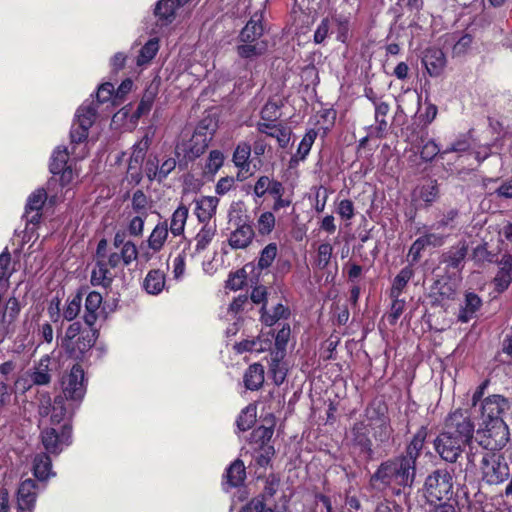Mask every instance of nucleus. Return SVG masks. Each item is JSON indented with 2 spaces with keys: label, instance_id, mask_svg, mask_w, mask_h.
Masks as SVG:
<instances>
[{
  "label": "nucleus",
  "instance_id": "nucleus-53",
  "mask_svg": "<svg viewBox=\"0 0 512 512\" xmlns=\"http://www.w3.org/2000/svg\"><path fill=\"white\" fill-rule=\"evenodd\" d=\"M279 107L277 102L269 100L261 110L262 120L275 122L279 118Z\"/></svg>",
  "mask_w": 512,
  "mask_h": 512
},
{
  "label": "nucleus",
  "instance_id": "nucleus-32",
  "mask_svg": "<svg viewBox=\"0 0 512 512\" xmlns=\"http://www.w3.org/2000/svg\"><path fill=\"white\" fill-rule=\"evenodd\" d=\"M165 286V275L160 270H151L144 279L143 287L149 294H159Z\"/></svg>",
  "mask_w": 512,
  "mask_h": 512
},
{
  "label": "nucleus",
  "instance_id": "nucleus-11",
  "mask_svg": "<svg viewBox=\"0 0 512 512\" xmlns=\"http://www.w3.org/2000/svg\"><path fill=\"white\" fill-rule=\"evenodd\" d=\"M468 444L463 440L442 431L434 440V448L439 456L446 462L455 463L462 455Z\"/></svg>",
  "mask_w": 512,
  "mask_h": 512
},
{
  "label": "nucleus",
  "instance_id": "nucleus-51",
  "mask_svg": "<svg viewBox=\"0 0 512 512\" xmlns=\"http://www.w3.org/2000/svg\"><path fill=\"white\" fill-rule=\"evenodd\" d=\"M150 142H151V140H150L149 136L146 134L138 143H136L133 146V152L131 155L130 164L132 162H135L136 164H138L143 160L144 155H145L147 149L149 148Z\"/></svg>",
  "mask_w": 512,
  "mask_h": 512
},
{
  "label": "nucleus",
  "instance_id": "nucleus-35",
  "mask_svg": "<svg viewBox=\"0 0 512 512\" xmlns=\"http://www.w3.org/2000/svg\"><path fill=\"white\" fill-rule=\"evenodd\" d=\"M189 210L185 205H180L173 212L170 221V231L174 236H180L184 232Z\"/></svg>",
  "mask_w": 512,
  "mask_h": 512
},
{
  "label": "nucleus",
  "instance_id": "nucleus-16",
  "mask_svg": "<svg viewBox=\"0 0 512 512\" xmlns=\"http://www.w3.org/2000/svg\"><path fill=\"white\" fill-rule=\"evenodd\" d=\"M46 199L47 194L44 189H37L28 197L25 209V216L28 222L33 224L39 222V211L42 209Z\"/></svg>",
  "mask_w": 512,
  "mask_h": 512
},
{
  "label": "nucleus",
  "instance_id": "nucleus-18",
  "mask_svg": "<svg viewBox=\"0 0 512 512\" xmlns=\"http://www.w3.org/2000/svg\"><path fill=\"white\" fill-rule=\"evenodd\" d=\"M138 258V249L135 244H126V247L124 246L122 251L118 252H112L110 253L107 258H105V261L107 263V267L110 268H116L121 263L125 266H129L133 261L137 260Z\"/></svg>",
  "mask_w": 512,
  "mask_h": 512
},
{
  "label": "nucleus",
  "instance_id": "nucleus-58",
  "mask_svg": "<svg viewBox=\"0 0 512 512\" xmlns=\"http://www.w3.org/2000/svg\"><path fill=\"white\" fill-rule=\"evenodd\" d=\"M439 152V146L433 140H429L422 146L420 157L425 162H431Z\"/></svg>",
  "mask_w": 512,
  "mask_h": 512
},
{
  "label": "nucleus",
  "instance_id": "nucleus-62",
  "mask_svg": "<svg viewBox=\"0 0 512 512\" xmlns=\"http://www.w3.org/2000/svg\"><path fill=\"white\" fill-rule=\"evenodd\" d=\"M438 196V187L436 183L424 185L420 190V198L426 203H432Z\"/></svg>",
  "mask_w": 512,
  "mask_h": 512
},
{
  "label": "nucleus",
  "instance_id": "nucleus-64",
  "mask_svg": "<svg viewBox=\"0 0 512 512\" xmlns=\"http://www.w3.org/2000/svg\"><path fill=\"white\" fill-rule=\"evenodd\" d=\"M472 42H473V39L470 34L463 35L453 46V54L454 55L465 54L471 47Z\"/></svg>",
  "mask_w": 512,
  "mask_h": 512
},
{
  "label": "nucleus",
  "instance_id": "nucleus-10",
  "mask_svg": "<svg viewBox=\"0 0 512 512\" xmlns=\"http://www.w3.org/2000/svg\"><path fill=\"white\" fill-rule=\"evenodd\" d=\"M444 431L470 444L474 435V424L466 412L458 409L446 418Z\"/></svg>",
  "mask_w": 512,
  "mask_h": 512
},
{
  "label": "nucleus",
  "instance_id": "nucleus-39",
  "mask_svg": "<svg viewBox=\"0 0 512 512\" xmlns=\"http://www.w3.org/2000/svg\"><path fill=\"white\" fill-rule=\"evenodd\" d=\"M375 108V130L378 137H382L388 128V122L386 116L390 110V106L386 102L376 103Z\"/></svg>",
  "mask_w": 512,
  "mask_h": 512
},
{
  "label": "nucleus",
  "instance_id": "nucleus-48",
  "mask_svg": "<svg viewBox=\"0 0 512 512\" xmlns=\"http://www.w3.org/2000/svg\"><path fill=\"white\" fill-rule=\"evenodd\" d=\"M277 251L278 248L276 243H269L267 246H265L260 253L258 267L260 269H266L270 267L277 256Z\"/></svg>",
  "mask_w": 512,
  "mask_h": 512
},
{
  "label": "nucleus",
  "instance_id": "nucleus-9",
  "mask_svg": "<svg viewBox=\"0 0 512 512\" xmlns=\"http://www.w3.org/2000/svg\"><path fill=\"white\" fill-rule=\"evenodd\" d=\"M95 116L96 107L94 102L84 103L79 107L76 113V121L73 123L70 131L72 144H79L87 139L88 130L94 123Z\"/></svg>",
  "mask_w": 512,
  "mask_h": 512
},
{
  "label": "nucleus",
  "instance_id": "nucleus-61",
  "mask_svg": "<svg viewBox=\"0 0 512 512\" xmlns=\"http://www.w3.org/2000/svg\"><path fill=\"white\" fill-rule=\"evenodd\" d=\"M291 132L289 129L284 127H277L275 131L268 133V136L276 138L280 147L285 148L290 141Z\"/></svg>",
  "mask_w": 512,
  "mask_h": 512
},
{
  "label": "nucleus",
  "instance_id": "nucleus-46",
  "mask_svg": "<svg viewBox=\"0 0 512 512\" xmlns=\"http://www.w3.org/2000/svg\"><path fill=\"white\" fill-rule=\"evenodd\" d=\"M82 306V296L80 293L67 300L63 309V318L67 321H73L80 313Z\"/></svg>",
  "mask_w": 512,
  "mask_h": 512
},
{
  "label": "nucleus",
  "instance_id": "nucleus-38",
  "mask_svg": "<svg viewBox=\"0 0 512 512\" xmlns=\"http://www.w3.org/2000/svg\"><path fill=\"white\" fill-rule=\"evenodd\" d=\"M350 434L355 444L359 445L363 450H370L371 442L368 438V429L364 422L354 423Z\"/></svg>",
  "mask_w": 512,
  "mask_h": 512
},
{
  "label": "nucleus",
  "instance_id": "nucleus-31",
  "mask_svg": "<svg viewBox=\"0 0 512 512\" xmlns=\"http://www.w3.org/2000/svg\"><path fill=\"white\" fill-rule=\"evenodd\" d=\"M168 237V225L167 222L158 223L151 234L148 237V247L154 252H159Z\"/></svg>",
  "mask_w": 512,
  "mask_h": 512
},
{
  "label": "nucleus",
  "instance_id": "nucleus-14",
  "mask_svg": "<svg viewBox=\"0 0 512 512\" xmlns=\"http://www.w3.org/2000/svg\"><path fill=\"white\" fill-rule=\"evenodd\" d=\"M422 62L431 77H438L444 71L446 57L441 49L430 47L425 50Z\"/></svg>",
  "mask_w": 512,
  "mask_h": 512
},
{
  "label": "nucleus",
  "instance_id": "nucleus-1",
  "mask_svg": "<svg viewBox=\"0 0 512 512\" xmlns=\"http://www.w3.org/2000/svg\"><path fill=\"white\" fill-rule=\"evenodd\" d=\"M416 475V465L402 454L380 464L371 476V485L374 488L410 487Z\"/></svg>",
  "mask_w": 512,
  "mask_h": 512
},
{
  "label": "nucleus",
  "instance_id": "nucleus-22",
  "mask_svg": "<svg viewBox=\"0 0 512 512\" xmlns=\"http://www.w3.org/2000/svg\"><path fill=\"white\" fill-rule=\"evenodd\" d=\"M114 279V275L107 267L105 259H99L96 261L95 267L91 272V284L93 286H102L108 288L111 286Z\"/></svg>",
  "mask_w": 512,
  "mask_h": 512
},
{
  "label": "nucleus",
  "instance_id": "nucleus-52",
  "mask_svg": "<svg viewBox=\"0 0 512 512\" xmlns=\"http://www.w3.org/2000/svg\"><path fill=\"white\" fill-rule=\"evenodd\" d=\"M255 422V413L253 409L246 408L242 410L241 414L238 416L236 424L240 431H246L252 427Z\"/></svg>",
  "mask_w": 512,
  "mask_h": 512
},
{
  "label": "nucleus",
  "instance_id": "nucleus-41",
  "mask_svg": "<svg viewBox=\"0 0 512 512\" xmlns=\"http://www.w3.org/2000/svg\"><path fill=\"white\" fill-rule=\"evenodd\" d=\"M207 146L208 144L205 135L196 133L191 137L190 145L184 151L186 156H188L190 159H194L203 154Z\"/></svg>",
  "mask_w": 512,
  "mask_h": 512
},
{
  "label": "nucleus",
  "instance_id": "nucleus-30",
  "mask_svg": "<svg viewBox=\"0 0 512 512\" xmlns=\"http://www.w3.org/2000/svg\"><path fill=\"white\" fill-rule=\"evenodd\" d=\"M246 478L244 463L237 459L226 470L225 483L230 487L240 486Z\"/></svg>",
  "mask_w": 512,
  "mask_h": 512
},
{
  "label": "nucleus",
  "instance_id": "nucleus-47",
  "mask_svg": "<svg viewBox=\"0 0 512 512\" xmlns=\"http://www.w3.org/2000/svg\"><path fill=\"white\" fill-rule=\"evenodd\" d=\"M276 219L272 212H263L257 220V230L262 236L269 235L275 227Z\"/></svg>",
  "mask_w": 512,
  "mask_h": 512
},
{
  "label": "nucleus",
  "instance_id": "nucleus-15",
  "mask_svg": "<svg viewBox=\"0 0 512 512\" xmlns=\"http://www.w3.org/2000/svg\"><path fill=\"white\" fill-rule=\"evenodd\" d=\"M254 236L253 227L243 223L230 233L228 243L232 249H245L252 243Z\"/></svg>",
  "mask_w": 512,
  "mask_h": 512
},
{
  "label": "nucleus",
  "instance_id": "nucleus-25",
  "mask_svg": "<svg viewBox=\"0 0 512 512\" xmlns=\"http://www.w3.org/2000/svg\"><path fill=\"white\" fill-rule=\"evenodd\" d=\"M427 437V428L422 426L413 436L410 443L407 445L405 452L402 454L409 460H413L416 465V461L420 456V453L424 447V443Z\"/></svg>",
  "mask_w": 512,
  "mask_h": 512
},
{
  "label": "nucleus",
  "instance_id": "nucleus-2",
  "mask_svg": "<svg viewBox=\"0 0 512 512\" xmlns=\"http://www.w3.org/2000/svg\"><path fill=\"white\" fill-rule=\"evenodd\" d=\"M509 429L504 421L480 423L476 431V441L484 449L495 452L506 446L509 441Z\"/></svg>",
  "mask_w": 512,
  "mask_h": 512
},
{
  "label": "nucleus",
  "instance_id": "nucleus-37",
  "mask_svg": "<svg viewBox=\"0 0 512 512\" xmlns=\"http://www.w3.org/2000/svg\"><path fill=\"white\" fill-rule=\"evenodd\" d=\"M250 155L251 146L245 142L239 143L233 154V162L235 166L240 168L241 170L248 172L250 168Z\"/></svg>",
  "mask_w": 512,
  "mask_h": 512
},
{
  "label": "nucleus",
  "instance_id": "nucleus-56",
  "mask_svg": "<svg viewBox=\"0 0 512 512\" xmlns=\"http://www.w3.org/2000/svg\"><path fill=\"white\" fill-rule=\"evenodd\" d=\"M270 372L276 385H281L286 378V369L277 358H273L270 363Z\"/></svg>",
  "mask_w": 512,
  "mask_h": 512
},
{
  "label": "nucleus",
  "instance_id": "nucleus-54",
  "mask_svg": "<svg viewBox=\"0 0 512 512\" xmlns=\"http://www.w3.org/2000/svg\"><path fill=\"white\" fill-rule=\"evenodd\" d=\"M425 247H439L445 242L446 235L440 232H426L423 236L419 237Z\"/></svg>",
  "mask_w": 512,
  "mask_h": 512
},
{
  "label": "nucleus",
  "instance_id": "nucleus-49",
  "mask_svg": "<svg viewBox=\"0 0 512 512\" xmlns=\"http://www.w3.org/2000/svg\"><path fill=\"white\" fill-rule=\"evenodd\" d=\"M224 155L219 150H212L205 164L204 173L214 175L222 167Z\"/></svg>",
  "mask_w": 512,
  "mask_h": 512
},
{
  "label": "nucleus",
  "instance_id": "nucleus-44",
  "mask_svg": "<svg viewBox=\"0 0 512 512\" xmlns=\"http://www.w3.org/2000/svg\"><path fill=\"white\" fill-rule=\"evenodd\" d=\"M266 45L263 42L243 43L237 46V53L242 58H253L264 53Z\"/></svg>",
  "mask_w": 512,
  "mask_h": 512
},
{
  "label": "nucleus",
  "instance_id": "nucleus-43",
  "mask_svg": "<svg viewBox=\"0 0 512 512\" xmlns=\"http://www.w3.org/2000/svg\"><path fill=\"white\" fill-rule=\"evenodd\" d=\"M156 96H157V87H154L151 85L144 92V94L141 98V101L138 104V107L135 111V115L137 117H141V116L147 114L151 110Z\"/></svg>",
  "mask_w": 512,
  "mask_h": 512
},
{
  "label": "nucleus",
  "instance_id": "nucleus-29",
  "mask_svg": "<svg viewBox=\"0 0 512 512\" xmlns=\"http://www.w3.org/2000/svg\"><path fill=\"white\" fill-rule=\"evenodd\" d=\"M316 137L317 132L314 129H310L306 132L298 145L296 153L290 159V166L306 159L313 143L315 142Z\"/></svg>",
  "mask_w": 512,
  "mask_h": 512
},
{
  "label": "nucleus",
  "instance_id": "nucleus-57",
  "mask_svg": "<svg viewBox=\"0 0 512 512\" xmlns=\"http://www.w3.org/2000/svg\"><path fill=\"white\" fill-rule=\"evenodd\" d=\"M393 430L386 419H380L378 426L375 428L374 437L384 443L389 440Z\"/></svg>",
  "mask_w": 512,
  "mask_h": 512
},
{
  "label": "nucleus",
  "instance_id": "nucleus-8",
  "mask_svg": "<svg viewBox=\"0 0 512 512\" xmlns=\"http://www.w3.org/2000/svg\"><path fill=\"white\" fill-rule=\"evenodd\" d=\"M72 428L69 423L59 427H47L41 432V442L47 453L58 455L71 444Z\"/></svg>",
  "mask_w": 512,
  "mask_h": 512
},
{
  "label": "nucleus",
  "instance_id": "nucleus-42",
  "mask_svg": "<svg viewBox=\"0 0 512 512\" xmlns=\"http://www.w3.org/2000/svg\"><path fill=\"white\" fill-rule=\"evenodd\" d=\"M50 358L48 356L42 358L39 362L38 367L31 374V381L36 385H46L51 381V375L49 373L48 364Z\"/></svg>",
  "mask_w": 512,
  "mask_h": 512
},
{
  "label": "nucleus",
  "instance_id": "nucleus-40",
  "mask_svg": "<svg viewBox=\"0 0 512 512\" xmlns=\"http://www.w3.org/2000/svg\"><path fill=\"white\" fill-rule=\"evenodd\" d=\"M216 233V225L206 223L195 236L196 251L200 252L207 248Z\"/></svg>",
  "mask_w": 512,
  "mask_h": 512
},
{
  "label": "nucleus",
  "instance_id": "nucleus-59",
  "mask_svg": "<svg viewBox=\"0 0 512 512\" xmlns=\"http://www.w3.org/2000/svg\"><path fill=\"white\" fill-rule=\"evenodd\" d=\"M144 170H145L146 176L150 180L156 179L158 181H162V179H160V164H159V160L157 159V157H149L145 163Z\"/></svg>",
  "mask_w": 512,
  "mask_h": 512
},
{
  "label": "nucleus",
  "instance_id": "nucleus-36",
  "mask_svg": "<svg viewBox=\"0 0 512 512\" xmlns=\"http://www.w3.org/2000/svg\"><path fill=\"white\" fill-rule=\"evenodd\" d=\"M414 271L411 267V265L406 266L401 269V271L397 274V276L394 278L392 288H391V297L392 298H399L401 293L403 292L404 288L406 287L407 283L410 281V279L413 277Z\"/></svg>",
  "mask_w": 512,
  "mask_h": 512
},
{
  "label": "nucleus",
  "instance_id": "nucleus-5",
  "mask_svg": "<svg viewBox=\"0 0 512 512\" xmlns=\"http://www.w3.org/2000/svg\"><path fill=\"white\" fill-rule=\"evenodd\" d=\"M482 479L490 484L497 485L506 481L510 476V467L502 454L487 452L480 463Z\"/></svg>",
  "mask_w": 512,
  "mask_h": 512
},
{
  "label": "nucleus",
  "instance_id": "nucleus-12",
  "mask_svg": "<svg viewBox=\"0 0 512 512\" xmlns=\"http://www.w3.org/2000/svg\"><path fill=\"white\" fill-rule=\"evenodd\" d=\"M509 400L502 395H491L485 398L480 405V423L493 424L498 421H504L503 415L510 409Z\"/></svg>",
  "mask_w": 512,
  "mask_h": 512
},
{
  "label": "nucleus",
  "instance_id": "nucleus-4",
  "mask_svg": "<svg viewBox=\"0 0 512 512\" xmlns=\"http://www.w3.org/2000/svg\"><path fill=\"white\" fill-rule=\"evenodd\" d=\"M38 485L32 479L23 480L17 490V510L33 512L37 499ZM0 512H11L8 491L0 489Z\"/></svg>",
  "mask_w": 512,
  "mask_h": 512
},
{
  "label": "nucleus",
  "instance_id": "nucleus-17",
  "mask_svg": "<svg viewBox=\"0 0 512 512\" xmlns=\"http://www.w3.org/2000/svg\"><path fill=\"white\" fill-rule=\"evenodd\" d=\"M68 155V151L65 147H57L51 157L50 172L53 174L61 173L62 181H69L72 176V170L66 166Z\"/></svg>",
  "mask_w": 512,
  "mask_h": 512
},
{
  "label": "nucleus",
  "instance_id": "nucleus-60",
  "mask_svg": "<svg viewBox=\"0 0 512 512\" xmlns=\"http://www.w3.org/2000/svg\"><path fill=\"white\" fill-rule=\"evenodd\" d=\"M405 309V301L398 298H394L392 302L390 313L387 315V320L391 325L396 324L397 320L401 316Z\"/></svg>",
  "mask_w": 512,
  "mask_h": 512
},
{
  "label": "nucleus",
  "instance_id": "nucleus-45",
  "mask_svg": "<svg viewBox=\"0 0 512 512\" xmlns=\"http://www.w3.org/2000/svg\"><path fill=\"white\" fill-rule=\"evenodd\" d=\"M467 255V246L462 244L444 255L443 262L451 268H458Z\"/></svg>",
  "mask_w": 512,
  "mask_h": 512
},
{
  "label": "nucleus",
  "instance_id": "nucleus-24",
  "mask_svg": "<svg viewBox=\"0 0 512 512\" xmlns=\"http://www.w3.org/2000/svg\"><path fill=\"white\" fill-rule=\"evenodd\" d=\"M102 300V295L96 291H91L85 299L84 321L89 327H92L98 319V310Z\"/></svg>",
  "mask_w": 512,
  "mask_h": 512
},
{
  "label": "nucleus",
  "instance_id": "nucleus-13",
  "mask_svg": "<svg viewBox=\"0 0 512 512\" xmlns=\"http://www.w3.org/2000/svg\"><path fill=\"white\" fill-rule=\"evenodd\" d=\"M96 331H87L81 337H76L70 342L61 344L68 357L82 361L87 358L91 348L96 342Z\"/></svg>",
  "mask_w": 512,
  "mask_h": 512
},
{
  "label": "nucleus",
  "instance_id": "nucleus-23",
  "mask_svg": "<svg viewBox=\"0 0 512 512\" xmlns=\"http://www.w3.org/2000/svg\"><path fill=\"white\" fill-rule=\"evenodd\" d=\"M33 474L39 481H46L49 477L55 476L52 471V461L46 453H38L33 459Z\"/></svg>",
  "mask_w": 512,
  "mask_h": 512
},
{
  "label": "nucleus",
  "instance_id": "nucleus-7",
  "mask_svg": "<svg viewBox=\"0 0 512 512\" xmlns=\"http://www.w3.org/2000/svg\"><path fill=\"white\" fill-rule=\"evenodd\" d=\"M61 388L59 396L78 406L86 393L84 370L80 364L73 365L70 372L62 377Z\"/></svg>",
  "mask_w": 512,
  "mask_h": 512
},
{
  "label": "nucleus",
  "instance_id": "nucleus-50",
  "mask_svg": "<svg viewBox=\"0 0 512 512\" xmlns=\"http://www.w3.org/2000/svg\"><path fill=\"white\" fill-rule=\"evenodd\" d=\"M333 247L329 243H321L317 249L315 264L319 269H325L331 260Z\"/></svg>",
  "mask_w": 512,
  "mask_h": 512
},
{
  "label": "nucleus",
  "instance_id": "nucleus-20",
  "mask_svg": "<svg viewBox=\"0 0 512 512\" xmlns=\"http://www.w3.org/2000/svg\"><path fill=\"white\" fill-rule=\"evenodd\" d=\"M219 200L214 196H202L195 200V214L201 223L208 221L215 215Z\"/></svg>",
  "mask_w": 512,
  "mask_h": 512
},
{
  "label": "nucleus",
  "instance_id": "nucleus-6",
  "mask_svg": "<svg viewBox=\"0 0 512 512\" xmlns=\"http://www.w3.org/2000/svg\"><path fill=\"white\" fill-rule=\"evenodd\" d=\"M452 489L453 477L446 469H437L426 478L425 492L431 502L449 499Z\"/></svg>",
  "mask_w": 512,
  "mask_h": 512
},
{
  "label": "nucleus",
  "instance_id": "nucleus-19",
  "mask_svg": "<svg viewBox=\"0 0 512 512\" xmlns=\"http://www.w3.org/2000/svg\"><path fill=\"white\" fill-rule=\"evenodd\" d=\"M499 271L494 278L496 291H505L512 283V256L505 254L499 262Z\"/></svg>",
  "mask_w": 512,
  "mask_h": 512
},
{
  "label": "nucleus",
  "instance_id": "nucleus-34",
  "mask_svg": "<svg viewBox=\"0 0 512 512\" xmlns=\"http://www.w3.org/2000/svg\"><path fill=\"white\" fill-rule=\"evenodd\" d=\"M159 51V40L152 38L148 40L139 51L136 64L139 67L148 65Z\"/></svg>",
  "mask_w": 512,
  "mask_h": 512
},
{
  "label": "nucleus",
  "instance_id": "nucleus-63",
  "mask_svg": "<svg viewBox=\"0 0 512 512\" xmlns=\"http://www.w3.org/2000/svg\"><path fill=\"white\" fill-rule=\"evenodd\" d=\"M331 22L329 18H324L318 25L314 33V42L316 44L322 43L328 36L330 31Z\"/></svg>",
  "mask_w": 512,
  "mask_h": 512
},
{
  "label": "nucleus",
  "instance_id": "nucleus-21",
  "mask_svg": "<svg viewBox=\"0 0 512 512\" xmlns=\"http://www.w3.org/2000/svg\"><path fill=\"white\" fill-rule=\"evenodd\" d=\"M262 13H255L240 33V41L243 43L258 42L263 34Z\"/></svg>",
  "mask_w": 512,
  "mask_h": 512
},
{
  "label": "nucleus",
  "instance_id": "nucleus-3",
  "mask_svg": "<svg viewBox=\"0 0 512 512\" xmlns=\"http://www.w3.org/2000/svg\"><path fill=\"white\" fill-rule=\"evenodd\" d=\"M78 406L66 401L63 396H56L52 402L49 396H41L38 407L39 415L44 418L49 416V423L52 427H59L63 423H69Z\"/></svg>",
  "mask_w": 512,
  "mask_h": 512
},
{
  "label": "nucleus",
  "instance_id": "nucleus-28",
  "mask_svg": "<svg viewBox=\"0 0 512 512\" xmlns=\"http://www.w3.org/2000/svg\"><path fill=\"white\" fill-rule=\"evenodd\" d=\"M264 382V368L261 364L254 363L248 367L244 374V384L249 390H258Z\"/></svg>",
  "mask_w": 512,
  "mask_h": 512
},
{
  "label": "nucleus",
  "instance_id": "nucleus-33",
  "mask_svg": "<svg viewBox=\"0 0 512 512\" xmlns=\"http://www.w3.org/2000/svg\"><path fill=\"white\" fill-rule=\"evenodd\" d=\"M261 320L266 326H272L281 319H288L290 316L289 308L283 304H277L272 312L266 310V306L263 305L261 308Z\"/></svg>",
  "mask_w": 512,
  "mask_h": 512
},
{
  "label": "nucleus",
  "instance_id": "nucleus-26",
  "mask_svg": "<svg viewBox=\"0 0 512 512\" xmlns=\"http://www.w3.org/2000/svg\"><path fill=\"white\" fill-rule=\"evenodd\" d=\"M481 305L482 300L477 294L473 292L467 293L465 295L464 304L460 309L458 320L462 323H467L474 317Z\"/></svg>",
  "mask_w": 512,
  "mask_h": 512
},
{
  "label": "nucleus",
  "instance_id": "nucleus-27",
  "mask_svg": "<svg viewBox=\"0 0 512 512\" xmlns=\"http://www.w3.org/2000/svg\"><path fill=\"white\" fill-rule=\"evenodd\" d=\"M182 5L181 0H160L155 7V16L162 24L171 23L175 18L176 9Z\"/></svg>",
  "mask_w": 512,
  "mask_h": 512
},
{
  "label": "nucleus",
  "instance_id": "nucleus-55",
  "mask_svg": "<svg viewBox=\"0 0 512 512\" xmlns=\"http://www.w3.org/2000/svg\"><path fill=\"white\" fill-rule=\"evenodd\" d=\"M87 331L88 330H83L82 324L79 321H75L66 328L64 337L61 340V344L70 342L78 336L81 337ZM89 331L92 330L90 329Z\"/></svg>",
  "mask_w": 512,
  "mask_h": 512
}]
</instances>
